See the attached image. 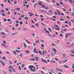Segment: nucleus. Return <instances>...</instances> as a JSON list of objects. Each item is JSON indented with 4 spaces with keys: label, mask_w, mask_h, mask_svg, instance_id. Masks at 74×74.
<instances>
[{
    "label": "nucleus",
    "mask_w": 74,
    "mask_h": 74,
    "mask_svg": "<svg viewBox=\"0 0 74 74\" xmlns=\"http://www.w3.org/2000/svg\"><path fill=\"white\" fill-rule=\"evenodd\" d=\"M29 67L31 71L32 72H36V68L33 65H29Z\"/></svg>",
    "instance_id": "obj_1"
},
{
    "label": "nucleus",
    "mask_w": 74,
    "mask_h": 74,
    "mask_svg": "<svg viewBox=\"0 0 74 74\" xmlns=\"http://www.w3.org/2000/svg\"><path fill=\"white\" fill-rule=\"evenodd\" d=\"M34 52H35V53H38V51H36V50L35 49V48H34Z\"/></svg>",
    "instance_id": "obj_2"
},
{
    "label": "nucleus",
    "mask_w": 74,
    "mask_h": 74,
    "mask_svg": "<svg viewBox=\"0 0 74 74\" xmlns=\"http://www.w3.org/2000/svg\"><path fill=\"white\" fill-rule=\"evenodd\" d=\"M0 62L1 63V64L3 66H4V63L3 62V61H0Z\"/></svg>",
    "instance_id": "obj_3"
},
{
    "label": "nucleus",
    "mask_w": 74,
    "mask_h": 74,
    "mask_svg": "<svg viewBox=\"0 0 74 74\" xmlns=\"http://www.w3.org/2000/svg\"><path fill=\"white\" fill-rule=\"evenodd\" d=\"M35 59H36V61H38V57H35Z\"/></svg>",
    "instance_id": "obj_4"
},
{
    "label": "nucleus",
    "mask_w": 74,
    "mask_h": 74,
    "mask_svg": "<svg viewBox=\"0 0 74 74\" xmlns=\"http://www.w3.org/2000/svg\"><path fill=\"white\" fill-rule=\"evenodd\" d=\"M52 50L53 51H54V52H57V50L55 49H52Z\"/></svg>",
    "instance_id": "obj_5"
},
{
    "label": "nucleus",
    "mask_w": 74,
    "mask_h": 74,
    "mask_svg": "<svg viewBox=\"0 0 74 74\" xmlns=\"http://www.w3.org/2000/svg\"><path fill=\"white\" fill-rule=\"evenodd\" d=\"M38 52L39 53H40V54H42V52H41V51H38Z\"/></svg>",
    "instance_id": "obj_6"
},
{
    "label": "nucleus",
    "mask_w": 74,
    "mask_h": 74,
    "mask_svg": "<svg viewBox=\"0 0 74 74\" xmlns=\"http://www.w3.org/2000/svg\"><path fill=\"white\" fill-rule=\"evenodd\" d=\"M42 62H45V63H48V62L45 60H42Z\"/></svg>",
    "instance_id": "obj_7"
},
{
    "label": "nucleus",
    "mask_w": 74,
    "mask_h": 74,
    "mask_svg": "<svg viewBox=\"0 0 74 74\" xmlns=\"http://www.w3.org/2000/svg\"><path fill=\"white\" fill-rule=\"evenodd\" d=\"M8 68L9 69H12L13 67L11 66H10L8 67Z\"/></svg>",
    "instance_id": "obj_8"
},
{
    "label": "nucleus",
    "mask_w": 74,
    "mask_h": 74,
    "mask_svg": "<svg viewBox=\"0 0 74 74\" xmlns=\"http://www.w3.org/2000/svg\"><path fill=\"white\" fill-rule=\"evenodd\" d=\"M30 60H32L33 61H35V59L34 58H33V59H30Z\"/></svg>",
    "instance_id": "obj_9"
},
{
    "label": "nucleus",
    "mask_w": 74,
    "mask_h": 74,
    "mask_svg": "<svg viewBox=\"0 0 74 74\" xmlns=\"http://www.w3.org/2000/svg\"><path fill=\"white\" fill-rule=\"evenodd\" d=\"M64 67L66 68L67 67V68H69V66H67V65H65L64 66Z\"/></svg>",
    "instance_id": "obj_10"
},
{
    "label": "nucleus",
    "mask_w": 74,
    "mask_h": 74,
    "mask_svg": "<svg viewBox=\"0 0 74 74\" xmlns=\"http://www.w3.org/2000/svg\"><path fill=\"white\" fill-rule=\"evenodd\" d=\"M36 43H39V40H37L36 41H35Z\"/></svg>",
    "instance_id": "obj_11"
},
{
    "label": "nucleus",
    "mask_w": 74,
    "mask_h": 74,
    "mask_svg": "<svg viewBox=\"0 0 74 74\" xmlns=\"http://www.w3.org/2000/svg\"><path fill=\"white\" fill-rule=\"evenodd\" d=\"M26 53H30V52L28 50H26Z\"/></svg>",
    "instance_id": "obj_12"
},
{
    "label": "nucleus",
    "mask_w": 74,
    "mask_h": 74,
    "mask_svg": "<svg viewBox=\"0 0 74 74\" xmlns=\"http://www.w3.org/2000/svg\"><path fill=\"white\" fill-rule=\"evenodd\" d=\"M2 16H5V15L4 13H2Z\"/></svg>",
    "instance_id": "obj_13"
},
{
    "label": "nucleus",
    "mask_w": 74,
    "mask_h": 74,
    "mask_svg": "<svg viewBox=\"0 0 74 74\" xmlns=\"http://www.w3.org/2000/svg\"><path fill=\"white\" fill-rule=\"evenodd\" d=\"M1 34H2V35H4L5 34V33H4V32H2L1 33Z\"/></svg>",
    "instance_id": "obj_14"
},
{
    "label": "nucleus",
    "mask_w": 74,
    "mask_h": 74,
    "mask_svg": "<svg viewBox=\"0 0 74 74\" xmlns=\"http://www.w3.org/2000/svg\"><path fill=\"white\" fill-rule=\"evenodd\" d=\"M12 70L13 71H14V73H15L16 72V71L15 70V69H14L13 68H12Z\"/></svg>",
    "instance_id": "obj_15"
},
{
    "label": "nucleus",
    "mask_w": 74,
    "mask_h": 74,
    "mask_svg": "<svg viewBox=\"0 0 74 74\" xmlns=\"http://www.w3.org/2000/svg\"><path fill=\"white\" fill-rule=\"evenodd\" d=\"M24 66H25V65L24 64H22L21 65V67H22V68H23V67H24Z\"/></svg>",
    "instance_id": "obj_16"
},
{
    "label": "nucleus",
    "mask_w": 74,
    "mask_h": 74,
    "mask_svg": "<svg viewBox=\"0 0 74 74\" xmlns=\"http://www.w3.org/2000/svg\"><path fill=\"white\" fill-rule=\"evenodd\" d=\"M1 6L2 7H4V4H2V3H1Z\"/></svg>",
    "instance_id": "obj_17"
},
{
    "label": "nucleus",
    "mask_w": 74,
    "mask_h": 74,
    "mask_svg": "<svg viewBox=\"0 0 74 74\" xmlns=\"http://www.w3.org/2000/svg\"><path fill=\"white\" fill-rule=\"evenodd\" d=\"M25 19H26V20H28V19H29V18L27 17H25Z\"/></svg>",
    "instance_id": "obj_18"
},
{
    "label": "nucleus",
    "mask_w": 74,
    "mask_h": 74,
    "mask_svg": "<svg viewBox=\"0 0 74 74\" xmlns=\"http://www.w3.org/2000/svg\"><path fill=\"white\" fill-rule=\"evenodd\" d=\"M3 43H4V44H7V43H6V42H5V41H4L3 42Z\"/></svg>",
    "instance_id": "obj_19"
},
{
    "label": "nucleus",
    "mask_w": 74,
    "mask_h": 74,
    "mask_svg": "<svg viewBox=\"0 0 74 74\" xmlns=\"http://www.w3.org/2000/svg\"><path fill=\"white\" fill-rule=\"evenodd\" d=\"M23 44L24 45V47H25V48H26V44L24 43Z\"/></svg>",
    "instance_id": "obj_20"
},
{
    "label": "nucleus",
    "mask_w": 74,
    "mask_h": 74,
    "mask_svg": "<svg viewBox=\"0 0 74 74\" xmlns=\"http://www.w3.org/2000/svg\"><path fill=\"white\" fill-rule=\"evenodd\" d=\"M41 46L42 47H44V45L43 44H41Z\"/></svg>",
    "instance_id": "obj_21"
},
{
    "label": "nucleus",
    "mask_w": 74,
    "mask_h": 74,
    "mask_svg": "<svg viewBox=\"0 0 74 74\" xmlns=\"http://www.w3.org/2000/svg\"><path fill=\"white\" fill-rule=\"evenodd\" d=\"M38 3H39V5H42V4H41V2H38Z\"/></svg>",
    "instance_id": "obj_22"
},
{
    "label": "nucleus",
    "mask_w": 74,
    "mask_h": 74,
    "mask_svg": "<svg viewBox=\"0 0 74 74\" xmlns=\"http://www.w3.org/2000/svg\"><path fill=\"white\" fill-rule=\"evenodd\" d=\"M48 30H49V31L50 32H51V29L49 28L48 29Z\"/></svg>",
    "instance_id": "obj_23"
},
{
    "label": "nucleus",
    "mask_w": 74,
    "mask_h": 74,
    "mask_svg": "<svg viewBox=\"0 0 74 74\" xmlns=\"http://www.w3.org/2000/svg\"><path fill=\"white\" fill-rule=\"evenodd\" d=\"M1 12H4V10H1Z\"/></svg>",
    "instance_id": "obj_24"
},
{
    "label": "nucleus",
    "mask_w": 74,
    "mask_h": 74,
    "mask_svg": "<svg viewBox=\"0 0 74 74\" xmlns=\"http://www.w3.org/2000/svg\"><path fill=\"white\" fill-rule=\"evenodd\" d=\"M20 25H21L22 24H23V23H22V21H20Z\"/></svg>",
    "instance_id": "obj_25"
},
{
    "label": "nucleus",
    "mask_w": 74,
    "mask_h": 74,
    "mask_svg": "<svg viewBox=\"0 0 74 74\" xmlns=\"http://www.w3.org/2000/svg\"><path fill=\"white\" fill-rule=\"evenodd\" d=\"M45 10H48V7H45Z\"/></svg>",
    "instance_id": "obj_26"
},
{
    "label": "nucleus",
    "mask_w": 74,
    "mask_h": 74,
    "mask_svg": "<svg viewBox=\"0 0 74 74\" xmlns=\"http://www.w3.org/2000/svg\"><path fill=\"white\" fill-rule=\"evenodd\" d=\"M18 69H19L20 70H21V66H18Z\"/></svg>",
    "instance_id": "obj_27"
},
{
    "label": "nucleus",
    "mask_w": 74,
    "mask_h": 74,
    "mask_svg": "<svg viewBox=\"0 0 74 74\" xmlns=\"http://www.w3.org/2000/svg\"><path fill=\"white\" fill-rule=\"evenodd\" d=\"M65 22L67 24L68 23V21H65Z\"/></svg>",
    "instance_id": "obj_28"
},
{
    "label": "nucleus",
    "mask_w": 74,
    "mask_h": 74,
    "mask_svg": "<svg viewBox=\"0 0 74 74\" xmlns=\"http://www.w3.org/2000/svg\"><path fill=\"white\" fill-rule=\"evenodd\" d=\"M17 34V32H16V33H15L14 34H12V35H15V34Z\"/></svg>",
    "instance_id": "obj_29"
},
{
    "label": "nucleus",
    "mask_w": 74,
    "mask_h": 74,
    "mask_svg": "<svg viewBox=\"0 0 74 74\" xmlns=\"http://www.w3.org/2000/svg\"><path fill=\"white\" fill-rule=\"evenodd\" d=\"M28 13H29V14H31V15H34V14H32V13H30V12H29Z\"/></svg>",
    "instance_id": "obj_30"
},
{
    "label": "nucleus",
    "mask_w": 74,
    "mask_h": 74,
    "mask_svg": "<svg viewBox=\"0 0 74 74\" xmlns=\"http://www.w3.org/2000/svg\"><path fill=\"white\" fill-rule=\"evenodd\" d=\"M2 45H3V47H5V45H4V43H2Z\"/></svg>",
    "instance_id": "obj_31"
},
{
    "label": "nucleus",
    "mask_w": 74,
    "mask_h": 74,
    "mask_svg": "<svg viewBox=\"0 0 74 74\" xmlns=\"http://www.w3.org/2000/svg\"><path fill=\"white\" fill-rule=\"evenodd\" d=\"M16 10H21V9L19 8H17L16 9Z\"/></svg>",
    "instance_id": "obj_32"
},
{
    "label": "nucleus",
    "mask_w": 74,
    "mask_h": 74,
    "mask_svg": "<svg viewBox=\"0 0 74 74\" xmlns=\"http://www.w3.org/2000/svg\"><path fill=\"white\" fill-rule=\"evenodd\" d=\"M16 23H19V21H16Z\"/></svg>",
    "instance_id": "obj_33"
},
{
    "label": "nucleus",
    "mask_w": 74,
    "mask_h": 74,
    "mask_svg": "<svg viewBox=\"0 0 74 74\" xmlns=\"http://www.w3.org/2000/svg\"><path fill=\"white\" fill-rule=\"evenodd\" d=\"M60 36L61 37H62V36H63V34H60Z\"/></svg>",
    "instance_id": "obj_34"
},
{
    "label": "nucleus",
    "mask_w": 74,
    "mask_h": 74,
    "mask_svg": "<svg viewBox=\"0 0 74 74\" xmlns=\"http://www.w3.org/2000/svg\"><path fill=\"white\" fill-rule=\"evenodd\" d=\"M55 59L56 61H58V58H55Z\"/></svg>",
    "instance_id": "obj_35"
},
{
    "label": "nucleus",
    "mask_w": 74,
    "mask_h": 74,
    "mask_svg": "<svg viewBox=\"0 0 74 74\" xmlns=\"http://www.w3.org/2000/svg\"><path fill=\"white\" fill-rule=\"evenodd\" d=\"M23 55V54L22 53H21V55H20V56H21V57H22V56Z\"/></svg>",
    "instance_id": "obj_36"
},
{
    "label": "nucleus",
    "mask_w": 74,
    "mask_h": 74,
    "mask_svg": "<svg viewBox=\"0 0 74 74\" xmlns=\"http://www.w3.org/2000/svg\"><path fill=\"white\" fill-rule=\"evenodd\" d=\"M16 52H20V51H18V50H16Z\"/></svg>",
    "instance_id": "obj_37"
},
{
    "label": "nucleus",
    "mask_w": 74,
    "mask_h": 74,
    "mask_svg": "<svg viewBox=\"0 0 74 74\" xmlns=\"http://www.w3.org/2000/svg\"><path fill=\"white\" fill-rule=\"evenodd\" d=\"M57 23H58L59 24L60 23V22H59V21H57Z\"/></svg>",
    "instance_id": "obj_38"
},
{
    "label": "nucleus",
    "mask_w": 74,
    "mask_h": 74,
    "mask_svg": "<svg viewBox=\"0 0 74 74\" xmlns=\"http://www.w3.org/2000/svg\"><path fill=\"white\" fill-rule=\"evenodd\" d=\"M31 27H34V28L35 27L34 26V25H32Z\"/></svg>",
    "instance_id": "obj_39"
},
{
    "label": "nucleus",
    "mask_w": 74,
    "mask_h": 74,
    "mask_svg": "<svg viewBox=\"0 0 74 74\" xmlns=\"http://www.w3.org/2000/svg\"><path fill=\"white\" fill-rule=\"evenodd\" d=\"M53 18H55L56 19V16H54L53 17Z\"/></svg>",
    "instance_id": "obj_40"
},
{
    "label": "nucleus",
    "mask_w": 74,
    "mask_h": 74,
    "mask_svg": "<svg viewBox=\"0 0 74 74\" xmlns=\"http://www.w3.org/2000/svg\"><path fill=\"white\" fill-rule=\"evenodd\" d=\"M52 2H53V3H56V1H54V0L52 1Z\"/></svg>",
    "instance_id": "obj_41"
},
{
    "label": "nucleus",
    "mask_w": 74,
    "mask_h": 74,
    "mask_svg": "<svg viewBox=\"0 0 74 74\" xmlns=\"http://www.w3.org/2000/svg\"><path fill=\"white\" fill-rule=\"evenodd\" d=\"M10 64H12V62H11L10 61H9Z\"/></svg>",
    "instance_id": "obj_42"
},
{
    "label": "nucleus",
    "mask_w": 74,
    "mask_h": 74,
    "mask_svg": "<svg viewBox=\"0 0 74 74\" xmlns=\"http://www.w3.org/2000/svg\"><path fill=\"white\" fill-rule=\"evenodd\" d=\"M8 3H11V2L10 1H9V0H8Z\"/></svg>",
    "instance_id": "obj_43"
},
{
    "label": "nucleus",
    "mask_w": 74,
    "mask_h": 74,
    "mask_svg": "<svg viewBox=\"0 0 74 74\" xmlns=\"http://www.w3.org/2000/svg\"><path fill=\"white\" fill-rule=\"evenodd\" d=\"M29 7V5H26L27 8V7Z\"/></svg>",
    "instance_id": "obj_44"
},
{
    "label": "nucleus",
    "mask_w": 74,
    "mask_h": 74,
    "mask_svg": "<svg viewBox=\"0 0 74 74\" xmlns=\"http://www.w3.org/2000/svg\"><path fill=\"white\" fill-rule=\"evenodd\" d=\"M68 35H66V36H65V38H67V37H68Z\"/></svg>",
    "instance_id": "obj_45"
},
{
    "label": "nucleus",
    "mask_w": 74,
    "mask_h": 74,
    "mask_svg": "<svg viewBox=\"0 0 74 74\" xmlns=\"http://www.w3.org/2000/svg\"><path fill=\"white\" fill-rule=\"evenodd\" d=\"M8 21H9V22H10V21H11V20H10V19H8Z\"/></svg>",
    "instance_id": "obj_46"
},
{
    "label": "nucleus",
    "mask_w": 74,
    "mask_h": 74,
    "mask_svg": "<svg viewBox=\"0 0 74 74\" xmlns=\"http://www.w3.org/2000/svg\"><path fill=\"white\" fill-rule=\"evenodd\" d=\"M2 38H5V37H6V36H2Z\"/></svg>",
    "instance_id": "obj_47"
},
{
    "label": "nucleus",
    "mask_w": 74,
    "mask_h": 74,
    "mask_svg": "<svg viewBox=\"0 0 74 74\" xmlns=\"http://www.w3.org/2000/svg\"><path fill=\"white\" fill-rule=\"evenodd\" d=\"M5 10L6 11H8V8H6Z\"/></svg>",
    "instance_id": "obj_48"
},
{
    "label": "nucleus",
    "mask_w": 74,
    "mask_h": 74,
    "mask_svg": "<svg viewBox=\"0 0 74 74\" xmlns=\"http://www.w3.org/2000/svg\"><path fill=\"white\" fill-rule=\"evenodd\" d=\"M72 1H73V0H70V1L71 3H72Z\"/></svg>",
    "instance_id": "obj_49"
},
{
    "label": "nucleus",
    "mask_w": 74,
    "mask_h": 74,
    "mask_svg": "<svg viewBox=\"0 0 74 74\" xmlns=\"http://www.w3.org/2000/svg\"><path fill=\"white\" fill-rule=\"evenodd\" d=\"M5 59V57L4 56L3 57V59Z\"/></svg>",
    "instance_id": "obj_50"
},
{
    "label": "nucleus",
    "mask_w": 74,
    "mask_h": 74,
    "mask_svg": "<svg viewBox=\"0 0 74 74\" xmlns=\"http://www.w3.org/2000/svg\"><path fill=\"white\" fill-rule=\"evenodd\" d=\"M54 26H55V27H58V25H54Z\"/></svg>",
    "instance_id": "obj_51"
},
{
    "label": "nucleus",
    "mask_w": 74,
    "mask_h": 74,
    "mask_svg": "<svg viewBox=\"0 0 74 74\" xmlns=\"http://www.w3.org/2000/svg\"><path fill=\"white\" fill-rule=\"evenodd\" d=\"M67 30V29H64L63 30V31H64L65 32V31H66Z\"/></svg>",
    "instance_id": "obj_52"
},
{
    "label": "nucleus",
    "mask_w": 74,
    "mask_h": 74,
    "mask_svg": "<svg viewBox=\"0 0 74 74\" xmlns=\"http://www.w3.org/2000/svg\"><path fill=\"white\" fill-rule=\"evenodd\" d=\"M69 25H70H70H71V22H69Z\"/></svg>",
    "instance_id": "obj_53"
},
{
    "label": "nucleus",
    "mask_w": 74,
    "mask_h": 74,
    "mask_svg": "<svg viewBox=\"0 0 74 74\" xmlns=\"http://www.w3.org/2000/svg\"><path fill=\"white\" fill-rule=\"evenodd\" d=\"M47 33H50V32L49 31H47V32H46Z\"/></svg>",
    "instance_id": "obj_54"
},
{
    "label": "nucleus",
    "mask_w": 74,
    "mask_h": 74,
    "mask_svg": "<svg viewBox=\"0 0 74 74\" xmlns=\"http://www.w3.org/2000/svg\"><path fill=\"white\" fill-rule=\"evenodd\" d=\"M6 53H8V54H10V53H9V52L8 51H6Z\"/></svg>",
    "instance_id": "obj_55"
},
{
    "label": "nucleus",
    "mask_w": 74,
    "mask_h": 74,
    "mask_svg": "<svg viewBox=\"0 0 74 74\" xmlns=\"http://www.w3.org/2000/svg\"><path fill=\"white\" fill-rule=\"evenodd\" d=\"M16 62H17V60H16L14 62V63H16Z\"/></svg>",
    "instance_id": "obj_56"
},
{
    "label": "nucleus",
    "mask_w": 74,
    "mask_h": 74,
    "mask_svg": "<svg viewBox=\"0 0 74 74\" xmlns=\"http://www.w3.org/2000/svg\"><path fill=\"white\" fill-rule=\"evenodd\" d=\"M26 69H27V68L25 67L24 68V70H26Z\"/></svg>",
    "instance_id": "obj_57"
},
{
    "label": "nucleus",
    "mask_w": 74,
    "mask_h": 74,
    "mask_svg": "<svg viewBox=\"0 0 74 74\" xmlns=\"http://www.w3.org/2000/svg\"><path fill=\"white\" fill-rule=\"evenodd\" d=\"M4 21H7V19L5 18L4 19Z\"/></svg>",
    "instance_id": "obj_58"
},
{
    "label": "nucleus",
    "mask_w": 74,
    "mask_h": 74,
    "mask_svg": "<svg viewBox=\"0 0 74 74\" xmlns=\"http://www.w3.org/2000/svg\"><path fill=\"white\" fill-rule=\"evenodd\" d=\"M57 5H58V6L59 5V3H57Z\"/></svg>",
    "instance_id": "obj_59"
},
{
    "label": "nucleus",
    "mask_w": 74,
    "mask_h": 74,
    "mask_svg": "<svg viewBox=\"0 0 74 74\" xmlns=\"http://www.w3.org/2000/svg\"><path fill=\"white\" fill-rule=\"evenodd\" d=\"M27 42L28 43V44H30V43L29 42V41H28Z\"/></svg>",
    "instance_id": "obj_60"
},
{
    "label": "nucleus",
    "mask_w": 74,
    "mask_h": 74,
    "mask_svg": "<svg viewBox=\"0 0 74 74\" xmlns=\"http://www.w3.org/2000/svg\"><path fill=\"white\" fill-rule=\"evenodd\" d=\"M38 3H35V5H37Z\"/></svg>",
    "instance_id": "obj_61"
},
{
    "label": "nucleus",
    "mask_w": 74,
    "mask_h": 74,
    "mask_svg": "<svg viewBox=\"0 0 74 74\" xmlns=\"http://www.w3.org/2000/svg\"><path fill=\"white\" fill-rule=\"evenodd\" d=\"M70 55H71V56H74V55H73L71 54Z\"/></svg>",
    "instance_id": "obj_62"
},
{
    "label": "nucleus",
    "mask_w": 74,
    "mask_h": 74,
    "mask_svg": "<svg viewBox=\"0 0 74 74\" xmlns=\"http://www.w3.org/2000/svg\"><path fill=\"white\" fill-rule=\"evenodd\" d=\"M17 3V2H15L14 3V4H16Z\"/></svg>",
    "instance_id": "obj_63"
},
{
    "label": "nucleus",
    "mask_w": 74,
    "mask_h": 74,
    "mask_svg": "<svg viewBox=\"0 0 74 74\" xmlns=\"http://www.w3.org/2000/svg\"><path fill=\"white\" fill-rule=\"evenodd\" d=\"M71 52H72V53L74 54V51H71Z\"/></svg>",
    "instance_id": "obj_64"
}]
</instances>
